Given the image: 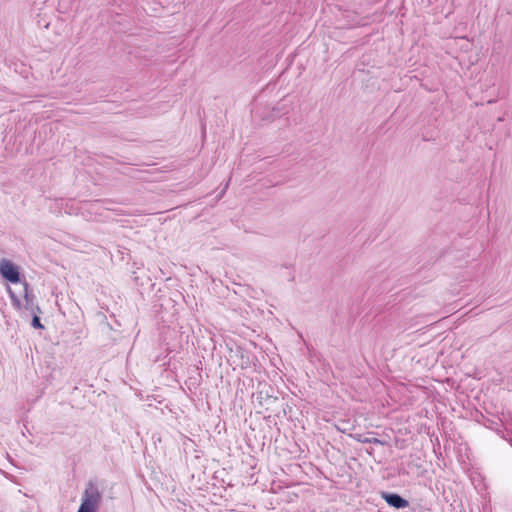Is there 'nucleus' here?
Wrapping results in <instances>:
<instances>
[{
  "mask_svg": "<svg viewBox=\"0 0 512 512\" xmlns=\"http://www.w3.org/2000/svg\"><path fill=\"white\" fill-rule=\"evenodd\" d=\"M102 501V492L97 483L89 481L82 495L80 507L77 512H97Z\"/></svg>",
  "mask_w": 512,
  "mask_h": 512,
  "instance_id": "nucleus-1",
  "label": "nucleus"
},
{
  "mask_svg": "<svg viewBox=\"0 0 512 512\" xmlns=\"http://www.w3.org/2000/svg\"><path fill=\"white\" fill-rule=\"evenodd\" d=\"M22 287L25 300V309L30 311V313H41L40 307L35 302V295L29 290V285L24 282L22 283Z\"/></svg>",
  "mask_w": 512,
  "mask_h": 512,
  "instance_id": "nucleus-4",
  "label": "nucleus"
},
{
  "mask_svg": "<svg viewBox=\"0 0 512 512\" xmlns=\"http://www.w3.org/2000/svg\"><path fill=\"white\" fill-rule=\"evenodd\" d=\"M0 274L5 280L13 284L20 283L19 268L7 259L0 260Z\"/></svg>",
  "mask_w": 512,
  "mask_h": 512,
  "instance_id": "nucleus-2",
  "label": "nucleus"
},
{
  "mask_svg": "<svg viewBox=\"0 0 512 512\" xmlns=\"http://www.w3.org/2000/svg\"><path fill=\"white\" fill-rule=\"evenodd\" d=\"M363 443H370V444H382V441L378 438H367L362 440Z\"/></svg>",
  "mask_w": 512,
  "mask_h": 512,
  "instance_id": "nucleus-7",
  "label": "nucleus"
},
{
  "mask_svg": "<svg viewBox=\"0 0 512 512\" xmlns=\"http://www.w3.org/2000/svg\"><path fill=\"white\" fill-rule=\"evenodd\" d=\"M381 497L389 506L396 509H403L409 506L408 500L397 493L382 491Z\"/></svg>",
  "mask_w": 512,
  "mask_h": 512,
  "instance_id": "nucleus-3",
  "label": "nucleus"
},
{
  "mask_svg": "<svg viewBox=\"0 0 512 512\" xmlns=\"http://www.w3.org/2000/svg\"><path fill=\"white\" fill-rule=\"evenodd\" d=\"M8 292H9V295H10V298H11L12 305L16 309H20L21 306H22L20 298L15 294V292L12 289L9 288Z\"/></svg>",
  "mask_w": 512,
  "mask_h": 512,
  "instance_id": "nucleus-5",
  "label": "nucleus"
},
{
  "mask_svg": "<svg viewBox=\"0 0 512 512\" xmlns=\"http://www.w3.org/2000/svg\"><path fill=\"white\" fill-rule=\"evenodd\" d=\"M33 315L31 326L35 329H43L44 326L42 325L38 313H31Z\"/></svg>",
  "mask_w": 512,
  "mask_h": 512,
  "instance_id": "nucleus-6",
  "label": "nucleus"
}]
</instances>
